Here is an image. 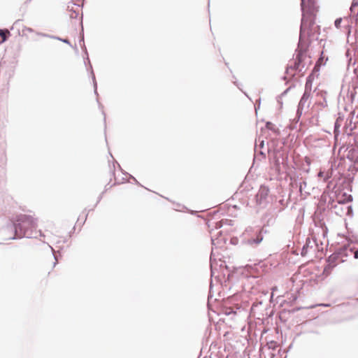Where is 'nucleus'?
<instances>
[{
  "label": "nucleus",
  "instance_id": "obj_11",
  "mask_svg": "<svg viewBox=\"0 0 358 358\" xmlns=\"http://www.w3.org/2000/svg\"><path fill=\"white\" fill-rule=\"evenodd\" d=\"M322 59H322V57H320V58L319 59V60H318V61H317V66H319V65H320V64H322Z\"/></svg>",
  "mask_w": 358,
  "mask_h": 358
},
{
  "label": "nucleus",
  "instance_id": "obj_6",
  "mask_svg": "<svg viewBox=\"0 0 358 358\" xmlns=\"http://www.w3.org/2000/svg\"><path fill=\"white\" fill-rule=\"evenodd\" d=\"M329 265L328 267L324 268V272H327V268H334L337 264L341 263L340 262V257L339 254L337 252L334 253L331 255L328 259Z\"/></svg>",
  "mask_w": 358,
  "mask_h": 358
},
{
  "label": "nucleus",
  "instance_id": "obj_1",
  "mask_svg": "<svg viewBox=\"0 0 358 358\" xmlns=\"http://www.w3.org/2000/svg\"><path fill=\"white\" fill-rule=\"evenodd\" d=\"M15 234L20 238L32 234L37 227L36 219L30 215L20 214L13 221Z\"/></svg>",
  "mask_w": 358,
  "mask_h": 358
},
{
  "label": "nucleus",
  "instance_id": "obj_9",
  "mask_svg": "<svg viewBox=\"0 0 358 358\" xmlns=\"http://www.w3.org/2000/svg\"><path fill=\"white\" fill-rule=\"evenodd\" d=\"M341 21H342V20H341V18H339V19H336V20H335L334 24H335V26H336L337 28H339V27H340V25H341Z\"/></svg>",
  "mask_w": 358,
  "mask_h": 358
},
{
  "label": "nucleus",
  "instance_id": "obj_3",
  "mask_svg": "<svg viewBox=\"0 0 358 358\" xmlns=\"http://www.w3.org/2000/svg\"><path fill=\"white\" fill-rule=\"evenodd\" d=\"M57 263L56 257L53 255H48L40 265V271L46 278L53 275L54 268Z\"/></svg>",
  "mask_w": 358,
  "mask_h": 358
},
{
  "label": "nucleus",
  "instance_id": "obj_10",
  "mask_svg": "<svg viewBox=\"0 0 358 358\" xmlns=\"http://www.w3.org/2000/svg\"><path fill=\"white\" fill-rule=\"evenodd\" d=\"M352 255H354V257L355 259H358V250H355V248H353Z\"/></svg>",
  "mask_w": 358,
  "mask_h": 358
},
{
  "label": "nucleus",
  "instance_id": "obj_12",
  "mask_svg": "<svg viewBox=\"0 0 358 358\" xmlns=\"http://www.w3.org/2000/svg\"><path fill=\"white\" fill-rule=\"evenodd\" d=\"M268 191V190L267 189H266V188H262L260 189V192H265L266 194H267Z\"/></svg>",
  "mask_w": 358,
  "mask_h": 358
},
{
  "label": "nucleus",
  "instance_id": "obj_7",
  "mask_svg": "<svg viewBox=\"0 0 358 358\" xmlns=\"http://www.w3.org/2000/svg\"><path fill=\"white\" fill-rule=\"evenodd\" d=\"M262 239H263V236H262V235L261 234V231H259V234H257L256 238H255V239H250V240L248 241V243L249 244H250V245L259 244V243H261Z\"/></svg>",
  "mask_w": 358,
  "mask_h": 358
},
{
  "label": "nucleus",
  "instance_id": "obj_8",
  "mask_svg": "<svg viewBox=\"0 0 358 358\" xmlns=\"http://www.w3.org/2000/svg\"><path fill=\"white\" fill-rule=\"evenodd\" d=\"M10 35V32L8 29H0V36L2 38L1 43L7 40L8 36Z\"/></svg>",
  "mask_w": 358,
  "mask_h": 358
},
{
  "label": "nucleus",
  "instance_id": "obj_4",
  "mask_svg": "<svg viewBox=\"0 0 358 358\" xmlns=\"http://www.w3.org/2000/svg\"><path fill=\"white\" fill-rule=\"evenodd\" d=\"M302 17H316L319 7L315 0H301Z\"/></svg>",
  "mask_w": 358,
  "mask_h": 358
},
{
  "label": "nucleus",
  "instance_id": "obj_5",
  "mask_svg": "<svg viewBox=\"0 0 358 358\" xmlns=\"http://www.w3.org/2000/svg\"><path fill=\"white\" fill-rule=\"evenodd\" d=\"M352 252H353V248H348L346 247L341 248L337 252V253L339 254L340 262H344L345 261H346V258L348 256H350L351 255H352Z\"/></svg>",
  "mask_w": 358,
  "mask_h": 358
},
{
  "label": "nucleus",
  "instance_id": "obj_2",
  "mask_svg": "<svg viewBox=\"0 0 358 358\" xmlns=\"http://www.w3.org/2000/svg\"><path fill=\"white\" fill-rule=\"evenodd\" d=\"M314 17H302L300 29V38L309 40L317 38L320 34V28L315 24Z\"/></svg>",
  "mask_w": 358,
  "mask_h": 358
}]
</instances>
